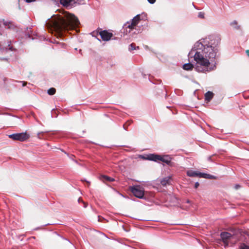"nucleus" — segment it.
Here are the masks:
<instances>
[{
	"instance_id": "obj_26",
	"label": "nucleus",
	"mask_w": 249,
	"mask_h": 249,
	"mask_svg": "<svg viewBox=\"0 0 249 249\" xmlns=\"http://www.w3.org/2000/svg\"><path fill=\"white\" fill-rule=\"evenodd\" d=\"M198 17H199L200 18H204V14L202 12H199L198 14Z\"/></svg>"
},
{
	"instance_id": "obj_19",
	"label": "nucleus",
	"mask_w": 249,
	"mask_h": 249,
	"mask_svg": "<svg viewBox=\"0 0 249 249\" xmlns=\"http://www.w3.org/2000/svg\"><path fill=\"white\" fill-rule=\"evenodd\" d=\"M5 49L6 50H12V47H10V44H4L0 43V49Z\"/></svg>"
},
{
	"instance_id": "obj_35",
	"label": "nucleus",
	"mask_w": 249,
	"mask_h": 249,
	"mask_svg": "<svg viewBox=\"0 0 249 249\" xmlns=\"http://www.w3.org/2000/svg\"><path fill=\"white\" fill-rule=\"evenodd\" d=\"M246 53L247 55L249 57V50H246Z\"/></svg>"
},
{
	"instance_id": "obj_3",
	"label": "nucleus",
	"mask_w": 249,
	"mask_h": 249,
	"mask_svg": "<svg viewBox=\"0 0 249 249\" xmlns=\"http://www.w3.org/2000/svg\"><path fill=\"white\" fill-rule=\"evenodd\" d=\"M32 33L31 28H27L25 31H17V36H18V39L21 42H23L27 38L30 37Z\"/></svg>"
},
{
	"instance_id": "obj_32",
	"label": "nucleus",
	"mask_w": 249,
	"mask_h": 249,
	"mask_svg": "<svg viewBox=\"0 0 249 249\" xmlns=\"http://www.w3.org/2000/svg\"><path fill=\"white\" fill-rule=\"evenodd\" d=\"M17 82H18L19 83H22V86H24L26 84V83L25 82H22V81H17Z\"/></svg>"
},
{
	"instance_id": "obj_12",
	"label": "nucleus",
	"mask_w": 249,
	"mask_h": 249,
	"mask_svg": "<svg viewBox=\"0 0 249 249\" xmlns=\"http://www.w3.org/2000/svg\"><path fill=\"white\" fill-rule=\"evenodd\" d=\"M171 180V177L168 176L161 179L160 180V183L163 186H166L167 185L170 184V182Z\"/></svg>"
},
{
	"instance_id": "obj_23",
	"label": "nucleus",
	"mask_w": 249,
	"mask_h": 249,
	"mask_svg": "<svg viewBox=\"0 0 249 249\" xmlns=\"http://www.w3.org/2000/svg\"><path fill=\"white\" fill-rule=\"evenodd\" d=\"M231 25H235V28L236 29H239L240 28V26L237 25V22L236 20H234L233 22H231Z\"/></svg>"
},
{
	"instance_id": "obj_38",
	"label": "nucleus",
	"mask_w": 249,
	"mask_h": 249,
	"mask_svg": "<svg viewBox=\"0 0 249 249\" xmlns=\"http://www.w3.org/2000/svg\"><path fill=\"white\" fill-rule=\"evenodd\" d=\"M123 127L125 129V130H126L127 128H126V126H125V124H124V125H123Z\"/></svg>"
},
{
	"instance_id": "obj_40",
	"label": "nucleus",
	"mask_w": 249,
	"mask_h": 249,
	"mask_svg": "<svg viewBox=\"0 0 249 249\" xmlns=\"http://www.w3.org/2000/svg\"><path fill=\"white\" fill-rule=\"evenodd\" d=\"M63 239L64 240H65L67 241L68 242H69V243H71L69 240H67V239H66V238H63Z\"/></svg>"
},
{
	"instance_id": "obj_8",
	"label": "nucleus",
	"mask_w": 249,
	"mask_h": 249,
	"mask_svg": "<svg viewBox=\"0 0 249 249\" xmlns=\"http://www.w3.org/2000/svg\"><path fill=\"white\" fill-rule=\"evenodd\" d=\"M172 158L168 155H163L160 157V160L165 163L167 165L172 166L173 163L171 161Z\"/></svg>"
},
{
	"instance_id": "obj_36",
	"label": "nucleus",
	"mask_w": 249,
	"mask_h": 249,
	"mask_svg": "<svg viewBox=\"0 0 249 249\" xmlns=\"http://www.w3.org/2000/svg\"><path fill=\"white\" fill-rule=\"evenodd\" d=\"M78 202H83V200L80 198H79L78 199Z\"/></svg>"
},
{
	"instance_id": "obj_31",
	"label": "nucleus",
	"mask_w": 249,
	"mask_h": 249,
	"mask_svg": "<svg viewBox=\"0 0 249 249\" xmlns=\"http://www.w3.org/2000/svg\"><path fill=\"white\" fill-rule=\"evenodd\" d=\"M36 0H25L26 2L27 3H30L32 2L35 1Z\"/></svg>"
},
{
	"instance_id": "obj_16",
	"label": "nucleus",
	"mask_w": 249,
	"mask_h": 249,
	"mask_svg": "<svg viewBox=\"0 0 249 249\" xmlns=\"http://www.w3.org/2000/svg\"><path fill=\"white\" fill-rule=\"evenodd\" d=\"M199 177L200 178H208V179H213L215 178V177L210 174H208L206 173H200L199 172Z\"/></svg>"
},
{
	"instance_id": "obj_15",
	"label": "nucleus",
	"mask_w": 249,
	"mask_h": 249,
	"mask_svg": "<svg viewBox=\"0 0 249 249\" xmlns=\"http://www.w3.org/2000/svg\"><path fill=\"white\" fill-rule=\"evenodd\" d=\"M187 175L190 177H199V172H197L193 170H189L187 172Z\"/></svg>"
},
{
	"instance_id": "obj_30",
	"label": "nucleus",
	"mask_w": 249,
	"mask_h": 249,
	"mask_svg": "<svg viewBox=\"0 0 249 249\" xmlns=\"http://www.w3.org/2000/svg\"><path fill=\"white\" fill-rule=\"evenodd\" d=\"M240 187V185L239 184H236L234 186V188L236 190L238 189Z\"/></svg>"
},
{
	"instance_id": "obj_29",
	"label": "nucleus",
	"mask_w": 249,
	"mask_h": 249,
	"mask_svg": "<svg viewBox=\"0 0 249 249\" xmlns=\"http://www.w3.org/2000/svg\"><path fill=\"white\" fill-rule=\"evenodd\" d=\"M199 185V183L198 182H196L195 184V188H197Z\"/></svg>"
},
{
	"instance_id": "obj_1",
	"label": "nucleus",
	"mask_w": 249,
	"mask_h": 249,
	"mask_svg": "<svg viewBox=\"0 0 249 249\" xmlns=\"http://www.w3.org/2000/svg\"><path fill=\"white\" fill-rule=\"evenodd\" d=\"M219 41L218 38L203 39L196 42L188 53L189 58L194 57L196 62L195 67L198 72H205L213 70L208 69L210 62H213L217 56Z\"/></svg>"
},
{
	"instance_id": "obj_4",
	"label": "nucleus",
	"mask_w": 249,
	"mask_h": 249,
	"mask_svg": "<svg viewBox=\"0 0 249 249\" xmlns=\"http://www.w3.org/2000/svg\"><path fill=\"white\" fill-rule=\"evenodd\" d=\"M130 191L134 196L139 198H142L144 194V189L140 185L130 187Z\"/></svg>"
},
{
	"instance_id": "obj_18",
	"label": "nucleus",
	"mask_w": 249,
	"mask_h": 249,
	"mask_svg": "<svg viewBox=\"0 0 249 249\" xmlns=\"http://www.w3.org/2000/svg\"><path fill=\"white\" fill-rule=\"evenodd\" d=\"M194 68V65L190 63H186L183 65V69L185 70L189 71L192 70Z\"/></svg>"
},
{
	"instance_id": "obj_34",
	"label": "nucleus",
	"mask_w": 249,
	"mask_h": 249,
	"mask_svg": "<svg viewBox=\"0 0 249 249\" xmlns=\"http://www.w3.org/2000/svg\"><path fill=\"white\" fill-rule=\"evenodd\" d=\"M83 204H84V207L85 208H87V206H88V204L87 203L85 202H83Z\"/></svg>"
},
{
	"instance_id": "obj_6",
	"label": "nucleus",
	"mask_w": 249,
	"mask_h": 249,
	"mask_svg": "<svg viewBox=\"0 0 249 249\" xmlns=\"http://www.w3.org/2000/svg\"><path fill=\"white\" fill-rule=\"evenodd\" d=\"M140 20V15H137L135 17L133 18L131 20V23L127 22H126V25L127 27L133 26L136 29L137 25L138 24Z\"/></svg>"
},
{
	"instance_id": "obj_21",
	"label": "nucleus",
	"mask_w": 249,
	"mask_h": 249,
	"mask_svg": "<svg viewBox=\"0 0 249 249\" xmlns=\"http://www.w3.org/2000/svg\"><path fill=\"white\" fill-rule=\"evenodd\" d=\"M56 89L54 88H51L48 90L47 93L50 95H53L55 94Z\"/></svg>"
},
{
	"instance_id": "obj_37",
	"label": "nucleus",
	"mask_w": 249,
	"mask_h": 249,
	"mask_svg": "<svg viewBox=\"0 0 249 249\" xmlns=\"http://www.w3.org/2000/svg\"><path fill=\"white\" fill-rule=\"evenodd\" d=\"M123 127L125 129V130H126L127 128H126V126H125V124H124V125H123Z\"/></svg>"
},
{
	"instance_id": "obj_17",
	"label": "nucleus",
	"mask_w": 249,
	"mask_h": 249,
	"mask_svg": "<svg viewBox=\"0 0 249 249\" xmlns=\"http://www.w3.org/2000/svg\"><path fill=\"white\" fill-rule=\"evenodd\" d=\"M100 179L103 181H108L112 182L114 180V179L106 175H102L100 177Z\"/></svg>"
},
{
	"instance_id": "obj_9",
	"label": "nucleus",
	"mask_w": 249,
	"mask_h": 249,
	"mask_svg": "<svg viewBox=\"0 0 249 249\" xmlns=\"http://www.w3.org/2000/svg\"><path fill=\"white\" fill-rule=\"evenodd\" d=\"M232 236V235L228 232L224 231L220 233V237L223 242H225L226 241H228V240Z\"/></svg>"
},
{
	"instance_id": "obj_10",
	"label": "nucleus",
	"mask_w": 249,
	"mask_h": 249,
	"mask_svg": "<svg viewBox=\"0 0 249 249\" xmlns=\"http://www.w3.org/2000/svg\"><path fill=\"white\" fill-rule=\"evenodd\" d=\"M134 29H136L134 28L133 26H129V27H127V25H126V23L123 26L122 33H123L124 34L127 35L129 33H130L131 32L133 31Z\"/></svg>"
},
{
	"instance_id": "obj_33",
	"label": "nucleus",
	"mask_w": 249,
	"mask_h": 249,
	"mask_svg": "<svg viewBox=\"0 0 249 249\" xmlns=\"http://www.w3.org/2000/svg\"><path fill=\"white\" fill-rule=\"evenodd\" d=\"M208 160L209 161H213V160H212V156H209V157H208Z\"/></svg>"
},
{
	"instance_id": "obj_11",
	"label": "nucleus",
	"mask_w": 249,
	"mask_h": 249,
	"mask_svg": "<svg viewBox=\"0 0 249 249\" xmlns=\"http://www.w3.org/2000/svg\"><path fill=\"white\" fill-rule=\"evenodd\" d=\"M160 155L155 154H150L147 155V158H146L147 160L157 161L158 160H160Z\"/></svg>"
},
{
	"instance_id": "obj_13",
	"label": "nucleus",
	"mask_w": 249,
	"mask_h": 249,
	"mask_svg": "<svg viewBox=\"0 0 249 249\" xmlns=\"http://www.w3.org/2000/svg\"><path fill=\"white\" fill-rule=\"evenodd\" d=\"M3 23L4 26L8 29H13L15 27L14 23L8 20L3 19Z\"/></svg>"
},
{
	"instance_id": "obj_42",
	"label": "nucleus",
	"mask_w": 249,
	"mask_h": 249,
	"mask_svg": "<svg viewBox=\"0 0 249 249\" xmlns=\"http://www.w3.org/2000/svg\"><path fill=\"white\" fill-rule=\"evenodd\" d=\"M87 182L89 184L90 182L89 181H87Z\"/></svg>"
},
{
	"instance_id": "obj_22",
	"label": "nucleus",
	"mask_w": 249,
	"mask_h": 249,
	"mask_svg": "<svg viewBox=\"0 0 249 249\" xmlns=\"http://www.w3.org/2000/svg\"><path fill=\"white\" fill-rule=\"evenodd\" d=\"M239 249H249V246L245 243H242L239 247Z\"/></svg>"
},
{
	"instance_id": "obj_39",
	"label": "nucleus",
	"mask_w": 249,
	"mask_h": 249,
	"mask_svg": "<svg viewBox=\"0 0 249 249\" xmlns=\"http://www.w3.org/2000/svg\"><path fill=\"white\" fill-rule=\"evenodd\" d=\"M186 202L187 203H190V202H191V201L188 199H187Z\"/></svg>"
},
{
	"instance_id": "obj_41",
	"label": "nucleus",
	"mask_w": 249,
	"mask_h": 249,
	"mask_svg": "<svg viewBox=\"0 0 249 249\" xmlns=\"http://www.w3.org/2000/svg\"><path fill=\"white\" fill-rule=\"evenodd\" d=\"M98 221H100V216H98Z\"/></svg>"
},
{
	"instance_id": "obj_27",
	"label": "nucleus",
	"mask_w": 249,
	"mask_h": 249,
	"mask_svg": "<svg viewBox=\"0 0 249 249\" xmlns=\"http://www.w3.org/2000/svg\"><path fill=\"white\" fill-rule=\"evenodd\" d=\"M148 2H149L151 4H153L155 2L156 0H147Z\"/></svg>"
},
{
	"instance_id": "obj_25",
	"label": "nucleus",
	"mask_w": 249,
	"mask_h": 249,
	"mask_svg": "<svg viewBox=\"0 0 249 249\" xmlns=\"http://www.w3.org/2000/svg\"><path fill=\"white\" fill-rule=\"evenodd\" d=\"M9 137L14 140H16V133L9 135Z\"/></svg>"
},
{
	"instance_id": "obj_2",
	"label": "nucleus",
	"mask_w": 249,
	"mask_h": 249,
	"mask_svg": "<svg viewBox=\"0 0 249 249\" xmlns=\"http://www.w3.org/2000/svg\"><path fill=\"white\" fill-rule=\"evenodd\" d=\"M50 27L59 37L65 32L76 28L80 24L78 18L73 15L66 13L64 15L52 19L49 22Z\"/></svg>"
},
{
	"instance_id": "obj_5",
	"label": "nucleus",
	"mask_w": 249,
	"mask_h": 249,
	"mask_svg": "<svg viewBox=\"0 0 249 249\" xmlns=\"http://www.w3.org/2000/svg\"><path fill=\"white\" fill-rule=\"evenodd\" d=\"M98 34L100 35L102 40L105 41L109 40L113 36V34L111 33L108 32L107 30L101 31L99 33L98 31L93 32L91 33V35L92 36H94L95 35H98Z\"/></svg>"
},
{
	"instance_id": "obj_14",
	"label": "nucleus",
	"mask_w": 249,
	"mask_h": 249,
	"mask_svg": "<svg viewBox=\"0 0 249 249\" xmlns=\"http://www.w3.org/2000/svg\"><path fill=\"white\" fill-rule=\"evenodd\" d=\"M213 96V93L212 91H208L205 94V100L207 102H210Z\"/></svg>"
},
{
	"instance_id": "obj_7",
	"label": "nucleus",
	"mask_w": 249,
	"mask_h": 249,
	"mask_svg": "<svg viewBox=\"0 0 249 249\" xmlns=\"http://www.w3.org/2000/svg\"><path fill=\"white\" fill-rule=\"evenodd\" d=\"M30 137V135L26 132L17 133V141L24 142L27 140Z\"/></svg>"
},
{
	"instance_id": "obj_24",
	"label": "nucleus",
	"mask_w": 249,
	"mask_h": 249,
	"mask_svg": "<svg viewBox=\"0 0 249 249\" xmlns=\"http://www.w3.org/2000/svg\"><path fill=\"white\" fill-rule=\"evenodd\" d=\"M44 134V132H39L37 133V137L38 139H42L43 138V137H42V135Z\"/></svg>"
},
{
	"instance_id": "obj_20",
	"label": "nucleus",
	"mask_w": 249,
	"mask_h": 249,
	"mask_svg": "<svg viewBox=\"0 0 249 249\" xmlns=\"http://www.w3.org/2000/svg\"><path fill=\"white\" fill-rule=\"evenodd\" d=\"M139 49V46L136 47L135 44L134 43H131L130 45H129V48H128V49L130 51H131L132 50H134L136 49Z\"/></svg>"
},
{
	"instance_id": "obj_28",
	"label": "nucleus",
	"mask_w": 249,
	"mask_h": 249,
	"mask_svg": "<svg viewBox=\"0 0 249 249\" xmlns=\"http://www.w3.org/2000/svg\"><path fill=\"white\" fill-rule=\"evenodd\" d=\"M224 244V247L226 248L229 246V242L228 241H226L225 242H223Z\"/></svg>"
}]
</instances>
